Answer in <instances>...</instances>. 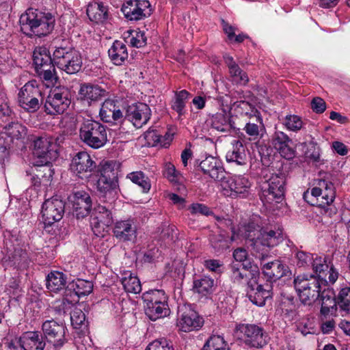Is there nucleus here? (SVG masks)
I'll return each mask as SVG.
<instances>
[{"instance_id": "f257e3e1", "label": "nucleus", "mask_w": 350, "mask_h": 350, "mask_svg": "<svg viewBox=\"0 0 350 350\" xmlns=\"http://www.w3.org/2000/svg\"><path fill=\"white\" fill-rule=\"evenodd\" d=\"M20 25L22 32L29 38L46 36L54 29L55 17L30 8L21 16Z\"/></svg>"}, {"instance_id": "f03ea898", "label": "nucleus", "mask_w": 350, "mask_h": 350, "mask_svg": "<svg viewBox=\"0 0 350 350\" xmlns=\"http://www.w3.org/2000/svg\"><path fill=\"white\" fill-rule=\"evenodd\" d=\"M293 284L300 301L311 305L320 297L321 285L326 284L313 274H301L294 278Z\"/></svg>"}, {"instance_id": "7ed1b4c3", "label": "nucleus", "mask_w": 350, "mask_h": 350, "mask_svg": "<svg viewBox=\"0 0 350 350\" xmlns=\"http://www.w3.org/2000/svg\"><path fill=\"white\" fill-rule=\"evenodd\" d=\"M79 137L86 146L100 148L108 142L107 126L94 120H84L80 125Z\"/></svg>"}, {"instance_id": "20e7f679", "label": "nucleus", "mask_w": 350, "mask_h": 350, "mask_svg": "<svg viewBox=\"0 0 350 350\" xmlns=\"http://www.w3.org/2000/svg\"><path fill=\"white\" fill-rule=\"evenodd\" d=\"M53 61L55 66L69 75L79 72L82 66L79 53L72 46L63 43L56 46L53 52Z\"/></svg>"}, {"instance_id": "39448f33", "label": "nucleus", "mask_w": 350, "mask_h": 350, "mask_svg": "<svg viewBox=\"0 0 350 350\" xmlns=\"http://www.w3.org/2000/svg\"><path fill=\"white\" fill-rule=\"evenodd\" d=\"M284 240L282 230L280 228L276 230H262L259 237L250 243L252 248V254L262 263L269 257V249L278 245Z\"/></svg>"}, {"instance_id": "423d86ee", "label": "nucleus", "mask_w": 350, "mask_h": 350, "mask_svg": "<svg viewBox=\"0 0 350 350\" xmlns=\"http://www.w3.org/2000/svg\"><path fill=\"white\" fill-rule=\"evenodd\" d=\"M70 90L65 86L52 89L44 104V111L49 115L62 114L70 106L71 100Z\"/></svg>"}, {"instance_id": "0eeeda50", "label": "nucleus", "mask_w": 350, "mask_h": 350, "mask_svg": "<svg viewBox=\"0 0 350 350\" xmlns=\"http://www.w3.org/2000/svg\"><path fill=\"white\" fill-rule=\"evenodd\" d=\"M241 340L245 346L252 349H262L269 340L267 332L256 324H241L238 327Z\"/></svg>"}, {"instance_id": "6e6552de", "label": "nucleus", "mask_w": 350, "mask_h": 350, "mask_svg": "<svg viewBox=\"0 0 350 350\" xmlns=\"http://www.w3.org/2000/svg\"><path fill=\"white\" fill-rule=\"evenodd\" d=\"M35 81L26 83L18 94L19 106L29 113L37 111L42 104V92Z\"/></svg>"}, {"instance_id": "1a4fd4ad", "label": "nucleus", "mask_w": 350, "mask_h": 350, "mask_svg": "<svg viewBox=\"0 0 350 350\" xmlns=\"http://www.w3.org/2000/svg\"><path fill=\"white\" fill-rule=\"evenodd\" d=\"M285 177L284 175L273 174L262 186L260 199L264 204L280 202L284 197Z\"/></svg>"}, {"instance_id": "9d476101", "label": "nucleus", "mask_w": 350, "mask_h": 350, "mask_svg": "<svg viewBox=\"0 0 350 350\" xmlns=\"http://www.w3.org/2000/svg\"><path fill=\"white\" fill-rule=\"evenodd\" d=\"M113 166L111 161H104L98 167L100 177L97 180V189L103 197L112 195L118 186V178Z\"/></svg>"}, {"instance_id": "9b49d317", "label": "nucleus", "mask_w": 350, "mask_h": 350, "mask_svg": "<svg viewBox=\"0 0 350 350\" xmlns=\"http://www.w3.org/2000/svg\"><path fill=\"white\" fill-rule=\"evenodd\" d=\"M42 336L55 350H59L67 342L66 332L67 328L63 323L54 320H46L42 325Z\"/></svg>"}, {"instance_id": "f8f14e48", "label": "nucleus", "mask_w": 350, "mask_h": 350, "mask_svg": "<svg viewBox=\"0 0 350 350\" xmlns=\"http://www.w3.org/2000/svg\"><path fill=\"white\" fill-rule=\"evenodd\" d=\"M220 184L224 195L232 198L245 196L249 193L251 186L248 178L241 175L230 176L227 174Z\"/></svg>"}, {"instance_id": "ddd939ff", "label": "nucleus", "mask_w": 350, "mask_h": 350, "mask_svg": "<svg viewBox=\"0 0 350 350\" xmlns=\"http://www.w3.org/2000/svg\"><path fill=\"white\" fill-rule=\"evenodd\" d=\"M65 211L64 202L57 196L46 200L42 206V216L45 230L50 232L48 228L53 224L61 220Z\"/></svg>"}, {"instance_id": "4468645a", "label": "nucleus", "mask_w": 350, "mask_h": 350, "mask_svg": "<svg viewBox=\"0 0 350 350\" xmlns=\"http://www.w3.org/2000/svg\"><path fill=\"white\" fill-rule=\"evenodd\" d=\"M96 168V162L91 156L85 151L77 152L72 158L70 170L79 178L87 180L91 177Z\"/></svg>"}, {"instance_id": "2eb2a0df", "label": "nucleus", "mask_w": 350, "mask_h": 350, "mask_svg": "<svg viewBox=\"0 0 350 350\" xmlns=\"http://www.w3.org/2000/svg\"><path fill=\"white\" fill-rule=\"evenodd\" d=\"M273 294L272 283H266L264 285L258 284L257 279L250 280L247 282V295L249 299L256 306H264L266 299L272 297Z\"/></svg>"}, {"instance_id": "dca6fc26", "label": "nucleus", "mask_w": 350, "mask_h": 350, "mask_svg": "<svg viewBox=\"0 0 350 350\" xmlns=\"http://www.w3.org/2000/svg\"><path fill=\"white\" fill-rule=\"evenodd\" d=\"M151 117V109L144 103L129 105L125 109L124 119L131 122L137 129L146 124Z\"/></svg>"}, {"instance_id": "f3484780", "label": "nucleus", "mask_w": 350, "mask_h": 350, "mask_svg": "<svg viewBox=\"0 0 350 350\" xmlns=\"http://www.w3.org/2000/svg\"><path fill=\"white\" fill-rule=\"evenodd\" d=\"M199 167L204 174L208 175L215 181L221 182L227 175L221 161L217 157L208 156L199 163Z\"/></svg>"}, {"instance_id": "a211bd4d", "label": "nucleus", "mask_w": 350, "mask_h": 350, "mask_svg": "<svg viewBox=\"0 0 350 350\" xmlns=\"http://www.w3.org/2000/svg\"><path fill=\"white\" fill-rule=\"evenodd\" d=\"M72 204L74 214L77 219L88 216L92 208V200L88 193L85 191H77L69 197Z\"/></svg>"}, {"instance_id": "6ab92c4d", "label": "nucleus", "mask_w": 350, "mask_h": 350, "mask_svg": "<svg viewBox=\"0 0 350 350\" xmlns=\"http://www.w3.org/2000/svg\"><path fill=\"white\" fill-rule=\"evenodd\" d=\"M113 233L119 241L126 242L135 240L137 237V226L134 219H127L116 222Z\"/></svg>"}, {"instance_id": "aec40b11", "label": "nucleus", "mask_w": 350, "mask_h": 350, "mask_svg": "<svg viewBox=\"0 0 350 350\" xmlns=\"http://www.w3.org/2000/svg\"><path fill=\"white\" fill-rule=\"evenodd\" d=\"M106 90L98 85L83 83L80 85L78 91L77 100L84 104L91 105L105 96Z\"/></svg>"}, {"instance_id": "412c9836", "label": "nucleus", "mask_w": 350, "mask_h": 350, "mask_svg": "<svg viewBox=\"0 0 350 350\" xmlns=\"http://www.w3.org/2000/svg\"><path fill=\"white\" fill-rule=\"evenodd\" d=\"M53 146V140L51 137L44 135L36 137L33 144V154L36 158L35 161H41L42 163H49Z\"/></svg>"}, {"instance_id": "4be33fe9", "label": "nucleus", "mask_w": 350, "mask_h": 350, "mask_svg": "<svg viewBox=\"0 0 350 350\" xmlns=\"http://www.w3.org/2000/svg\"><path fill=\"white\" fill-rule=\"evenodd\" d=\"M99 116L105 122L117 124L124 119V114L117 102L113 100L107 99L101 105Z\"/></svg>"}, {"instance_id": "5701e85b", "label": "nucleus", "mask_w": 350, "mask_h": 350, "mask_svg": "<svg viewBox=\"0 0 350 350\" xmlns=\"http://www.w3.org/2000/svg\"><path fill=\"white\" fill-rule=\"evenodd\" d=\"M310 195L318 199L321 197L323 204L329 205L336 198V190L334 184L324 179H318L316 186L312 188Z\"/></svg>"}, {"instance_id": "b1692460", "label": "nucleus", "mask_w": 350, "mask_h": 350, "mask_svg": "<svg viewBox=\"0 0 350 350\" xmlns=\"http://www.w3.org/2000/svg\"><path fill=\"white\" fill-rule=\"evenodd\" d=\"M262 271L267 278V283L274 284L281 278L287 275L289 272L288 266L279 260H274L267 263H262Z\"/></svg>"}, {"instance_id": "393cba45", "label": "nucleus", "mask_w": 350, "mask_h": 350, "mask_svg": "<svg viewBox=\"0 0 350 350\" xmlns=\"http://www.w3.org/2000/svg\"><path fill=\"white\" fill-rule=\"evenodd\" d=\"M113 223L112 213L105 206L98 205L94 208L91 216V224L95 228H102L109 227Z\"/></svg>"}, {"instance_id": "a878e982", "label": "nucleus", "mask_w": 350, "mask_h": 350, "mask_svg": "<svg viewBox=\"0 0 350 350\" xmlns=\"http://www.w3.org/2000/svg\"><path fill=\"white\" fill-rule=\"evenodd\" d=\"M24 350H44L46 341L39 332H26L21 336Z\"/></svg>"}, {"instance_id": "bb28decb", "label": "nucleus", "mask_w": 350, "mask_h": 350, "mask_svg": "<svg viewBox=\"0 0 350 350\" xmlns=\"http://www.w3.org/2000/svg\"><path fill=\"white\" fill-rule=\"evenodd\" d=\"M203 322L202 319L198 316L196 311L189 309L183 312L178 323L181 330L187 332L198 329L202 326Z\"/></svg>"}, {"instance_id": "cd10ccee", "label": "nucleus", "mask_w": 350, "mask_h": 350, "mask_svg": "<svg viewBox=\"0 0 350 350\" xmlns=\"http://www.w3.org/2000/svg\"><path fill=\"white\" fill-rule=\"evenodd\" d=\"M226 160L235 165H244L247 163V155L241 142L233 141L232 147L226 152Z\"/></svg>"}, {"instance_id": "c85d7f7f", "label": "nucleus", "mask_w": 350, "mask_h": 350, "mask_svg": "<svg viewBox=\"0 0 350 350\" xmlns=\"http://www.w3.org/2000/svg\"><path fill=\"white\" fill-rule=\"evenodd\" d=\"M109 57L113 64L122 66L129 57L126 44L120 40H115L108 50Z\"/></svg>"}, {"instance_id": "c756f323", "label": "nucleus", "mask_w": 350, "mask_h": 350, "mask_svg": "<svg viewBox=\"0 0 350 350\" xmlns=\"http://www.w3.org/2000/svg\"><path fill=\"white\" fill-rule=\"evenodd\" d=\"M66 277L65 274L59 271H51L46 279V288L52 293H59L63 291L66 284Z\"/></svg>"}, {"instance_id": "7c9ffc66", "label": "nucleus", "mask_w": 350, "mask_h": 350, "mask_svg": "<svg viewBox=\"0 0 350 350\" xmlns=\"http://www.w3.org/2000/svg\"><path fill=\"white\" fill-rule=\"evenodd\" d=\"M86 12L90 20L96 23H103L108 18V8L103 2L89 3Z\"/></svg>"}, {"instance_id": "2f4dec72", "label": "nucleus", "mask_w": 350, "mask_h": 350, "mask_svg": "<svg viewBox=\"0 0 350 350\" xmlns=\"http://www.w3.org/2000/svg\"><path fill=\"white\" fill-rule=\"evenodd\" d=\"M243 130L252 139L255 140L262 137L265 129L261 115L250 118L245 124Z\"/></svg>"}, {"instance_id": "473e14b6", "label": "nucleus", "mask_w": 350, "mask_h": 350, "mask_svg": "<svg viewBox=\"0 0 350 350\" xmlns=\"http://www.w3.org/2000/svg\"><path fill=\"white\" fill-rule=\"evenodd\" d=\"M8 259L12 266L18 269H25L30 263L29 255L25 250L18 247L8 255Z\"/></svg>"}, {"instance_id": "72a5a7b5", "label": "nucleus", "mask_w": 350, "mask_h": 350, "mask_svg": "<svg viewBox=\"0 0 350 350\" xmlns=\"http://www.w3.org/2000/svg\"><path fill=\"white\" fill-rule=\"evenodd\" d=\"M234 240L233 237L230 239L228 235L220 230L218 234L210 235L209 241L215 252L221 254L229 248L230 243Z\"/></svg>"}, {"instance_id": "f704fd0d", "label": "nucleus", "mask_w": 350, "mask_h": 350, "mask_svg": "<svg viewBox=\"0 0 350 350\" xmlns=\"http://www.w3.org/2000/svg\"><path fill=\"white\" fill-rule=\"evenodd\" d=\"M144 308L146 315L151 321H156L170 314L167 304H146L144 305Z\"/></svg>"}, {"instance_id": "c9c22d12", "label": "nucleus", "mask_w": 350, "mask_h": 350, "mask_svg": "<svg viewBox=\"0 0 350 350\" xmlns=\"http://www.w3.org/2000/svg\"><path fill=\"white\" fill-rule=\"evenodd\" d=\"M333 293L323 290L321 293V297L322 300L321 313L323 316H327L329 314H332L336 312L337 310V303L336 296H333Z\"/></svg>"}, {"instance_id": "e433bc0d", "label": "nucleus", "mask_w": 350, "mask_h": 350, "mask_svg": "<svg viewBox=\"0 0 350 350\" xmlns=\"http://www.w3.org/2000/svg\"><path fill=\"white\" fill-rule=\"evenodd\" d=\"M33 165L35 166L33 170L36 173V176L41 178L42 185L44 186L50 185L54 174V171L51 166V162L42 163L41 161H34Z\"/></svg>"}, {"instance_id": "4c0bfd02", "label": "nucleus", "mask_w": 350, "mask_h": 350, "mask_svg": "<svg viewBox=\"0 0 350 350\" xmlns=\"http://www.w3.org/2000/svg\"><path fill=\"white\" fill-rule=\"evenodd\" d=\"M68 291H73L78 297L90 294L93 289V284L88 280L77 279L70 282L67 286Z\"/></svg>"}, {"instance_id": "58836bf2", "label": "nucleus", "mask_w": 350, "mask_h": 350, "mask_svg": "<svg viewBox=\"0 0 350 350\" xmlns=\"http://www.w3.org/2000/svg\"><path fill=\"white\" fill-rule=\"evenodd\" d=\"M3 130L4 134L10 138L11 142L23 139L27 135L26 127L17 122L9 123L4 126Z\"/></svg>"}, {"instance_id": "ea45409f", "label": "nucleus", "mask_w": 350, "mask_h": 350, "mask_svg": "<svg viewBox=\"0 0 350 350\" xmlns=\"http://www.w3.org/2000/svg\"><path fill=\"white\" fill-rule=\"evenodd\" d=\"M312 267L319 280L327 284V271L330 268L325 258L316 256L312 262Z\"/></svg>"}, {"instance_id": "a19ab883", "label": "nucleus", "mask_w": 350, "mask_h": 350, "mask_svg": "<svg viewBox=\"0 0 350 350\" xmlns=\"http://www.w3.org/2000/svg\"><path fill=\"white\" fill-rule=\"evenodd\" d=\"M55 65V64L53 59L52 61H50L49 63H44L41 66H37L35 67L36 73L41 79L49 82H53V80L57 79Z\"/></svg>"}, {"instance_id": "79ce46f5", "label": "nucleus", "mask_w": 350, "mask_h": 350, "mask_svg": "<svg viewBox=\"0 0 350 350\" xmlns=\"http://www.w3.org/2000/svg\"><path fill=\"white\" fill-rule=\"evenodd\" d=\"M144 305L167 304V297L163 290L153 289L144 293L142 295Z\"/></svg>"}, {"instance_id": "37998d69", "label": "nucleus", "mask_w": 350, "mask_h": 350, "mask_svg": "<svg viewBox=\"0 0 350 350\" xmlns=\"http://www.w3.org/2000/svg\"><path fill=\"white\" fill-rule=\"evenodd\" d=\"M253 257H248L242 262L243 269H246L247 273L250 275V280H256L258 279L260 274V268L262 267V264L260 262L258 259H256V257L251 254ZM264 261H262L263 263Z\"/></svg>"}, {"instance_id": "c03bdc74", "label": "nucleus", "mask_w": 350, "mask_h": 350, "mask_svg": "<svg viewBox=\"0 0 350 350\" xmlns=\"http://www.w3.org/2000/svg\"><path fill=\"white\" fill-rule=\"evenodd\" d=\"M336 303L339 308L350 314V286L344 285L340 288L336 295Z\"/></svg>"}, {"instance_id": "a18cd8bd", "label": "nucleus", "mask_w": 350, "mask_h": 350, "mask_svg": "<svg viewBox=\"0 0 350 350\" xmlns=\"http://www.w3.org/2000/svg\"><path fill=\"white\" fill-rule=\"evenodd\" d=\"M189 96V92L185 90L175 93L174 100L172 105V108L178 113L179 116L185 114V108Z\"/></svg>"}, {"instance_id": "49530a36", "label": "nucleus", "mask_w": 350, "mask_h": 350, "mask_svg": "<svg viewBox=\"0 0 350 350\" xmlns=\"http://www.w3.org/2000/svg\"><path fill=\"white\" fill-rule=\"evenodd\" d=\"M214 280L209 277H203L193 282V290L203 295L210 294L213 291Z\"/></svg>"}, {"instance_id": "de8ad7c7", "label": "nucleus", "mask_w": 350, "mask_h": 350, "mask_svg": "<svg viewBox=\"0 0 350 350\" xmlns=\"http://www.w3.org/2000/svg\"><path fill=\"white\" fill-rule=\"evenodd\" d=\"M121 11L124 16L130 21H138L144 18V14H143L142 15L140 14L137 3H135L134 1H127L126 3L124 4L122 7Z\"/></svg>"}, {"instance_id": "09e8293b", "label": "nucleus", "mask_w": 350, "mask_h": 350, "mask_svg": "<svg viewBox=\"0 0 350 350\" xmlns=\"http://www.w3.org/2000/svg\"><path fill=\"white\" fill-rule=\"evenodd\" d=\"M232 106L237 110L238 113L247 116L250 119L256 117L257 115H260V113L254 105L245 100L236 101Z\"/></svg>"}, {"instance_id": "8fccbe9b", "label": "nucleus", "mask_w": 350, "mask_h": 350, "mask_svg": "<svg viewBox=\"0 0 350 350\" xmlns=\"http://www.w3.org/2000/svg\"><path fill=\"white\" fill-rule=\"evenodd\" d=\"M121 282L124 289L127 293L137 294L142 291V286L139 278L132 273H129L128 276L122 278Z\"/></svg>"}, {"instance_id": "3c124183", "label": "nucleus", "mask_w": 350, "mask_h": 350, "mask_svg": "<svg viewBox=\"0 0 350 350\" xmlns=\"http://www.w3.org/2000/svg\"><path fill=\"white\" fill-rule=\"evenodd\" d=\"M129 36L126 38V42L131 46L136 48H141L146 44L147 38L144 31L140 30H129L126 32Z\"/></svg>"}, {"instance_id": "603ef678", "label": "nucleus", "mask_w": 350, "mask_h": 350, "mask_svg": "<svg viewBox=\"0 0 350 350\" xmlns=\"http://www.w3.org/2000/svg\"><path fill=\"white\" fill-rule=\"evenodd\" d=\"M126 178L137 185L144 193L148 192L150 189L151 185L148 178L141 171L131 172L126 176Z\"/></svg>"}, {"instance_id": "864d4df0", "label": "nucleus", "mask_w": 350, "mask_h": 350, "mask_svg": "<svg viewBox=\"0 0 350 350\" xmlns=\"http://www.w3.org/2000/svg\"><path fill=\"white\" fill-rule=\"evenodd\" d=\"M228 343L220 336L213 335L205 342L202 350H229Z\"/></svg>"}, {"instance_id": "5fc2aeb1", "label": "nucleus", "mask_w": 350, "mask_h": 350, "mask_svg": "<svg viewBox=\"0 0 350 350\" xmlns=\"http://www.w3.org/2000/svg\"><path fill=\"white\" fill-rule=\"evenodd\" d=\"M33 60L36 67L44 63H49L53 59L49 51L45 46H37L33 53Z\"/></svg>"}, {"instance_id": "6e6d98bb", "label": "nucleus", "mask_w": 350, "mask_h": 350, "mask_svg": "<svg viewBox=\"0 0 350 350\" xmlns=\"http://www.w3.org/2000/svg\"><path fill=\"white\" fill-rule=\"evenodd\" d=\"M244 236L251 243H253L259 237L261 229L260 226L254 221H250L243 226Z\"/></svg>"}, {"instance_id": "4d7b16f0", "label": "nucleus", "mask_w": 350, "mask_h": 350, "mask_svg": "<svg viewBox=\"0 0 350 350\" xmlns=\"http://www.w3.org/2000/svg\"><path fill=\"white\" fill-rule=\"evenodd\" d=\"M231 278L234 282L243 283L246 282L247 283L250 280L251 276L247 273V271L243 268H239L236 264L231 266Z\"/></svg>"}, {"instance_id": "13d9d810", "label": "nucleus", "mask_w": 350, "mask_h": 350, "mask_svg": "<svg viewBox=\"0 0 350 350\" xmlns=\"http://www.w3.org/2000/svg\"><path fill=\"white\" fill-rule=\"evenodd\" d=\"M228 119L223 113H217L212 118V126L219 131L226 132L228 130Z\"/></svg>"}, {"instance_id": "bf43d9fd", "label": "nucleus", "mask_w": 350, "mask_h": 350, "mask_svg": "<svg viewBox=\"0 0 350 350\" xmlns=\"http://www.w3.org/2000/svg\"><path fill=\"white\" fill-rule=\"evenodd\" d=\"M272 144L274 148L278 150L282 146L287 144H293L291 139L284 132L276 131L272 135Z\"/></svg>"}, {"instance_id": "052dcab7", "label": "nucleus", "mask_w": 350, "mask_h": 350, "mask_svg": "<svg viewBox=\"0 0 350 350\" xmlns=\"http://www.w3.org/2000/svg\"><path fill=\"white\" fill-rule=\"evenodd\" d=\"M72 306L73 303L72 301L64 298L55 302L53 310L56 314L62 315L69 312Z\"/></svg>"}, {"instance_id": "680f3d73", "label": "nucleus", "mask_w": 350, "mask_h": 350, "mask_svg": "<svg viewBox=\"0 0 350 350\" xmlns=\"http://www.w3.org/2000/svg\"><path fill=\"white\" fill-rule=\"evenodd\" d=\"M284 124L288 130L297 131L301 129L303 122L300 117L295 115H289L286 116Z\"/></svg>"}, {"instance_id": "e2e57ef3", "label": "nucleus", "mask_w": 350, "mask_h": 350, "mask_svg": "<svg viewBox=\"0 0 350 350\" xmlns=\"http://www.w3.org/2000/svg\"><path fill=\"white\" fill-rule=\"evenodd\" d=\"M297 299L293 295H284L281 301L282 310L286 313L293 312L296 309Z\"/></svg>"}, {"instance_id": "0e129e2a", "label": "nucleus", "mask_w": 350, "mask_h": 350, "mask_svg": "<svg viewBox=\"0 0 350 350\" xmlns=\"http://www.w3.org/2000/svg\"><path fill=\"white\" fill-rule=\"evenodd\" d=\"M296 258L297 265L299 267L312 265V262L314 259L312 254L304 251H298L296 253Z\"/></svg>"}, {"instance_id": "69168bd1", "label": "nucleus", "mask_w": 350, "mask_h": 350, "mask_svg": "<svg viewBox=\"0 0 350 350\" xmlns=\"http://www.w3.org/2000/svg\"><path fill=\"white\" fill-rule=\"evenodd\" d=\"M188 210L192 215L200 214L202 215L208 216L213 215V211L206 205L201 203L191 204Z\"/></svg>"}, {"instance_id": "338daca9", "label": "nucleus", "mask_w": 350, "mask_h": 350, "mask_svg": "<svg viewBox=\"0 0 350 350\" xmlns=\"http://www.w3.org/2000/svg\"><path fill=\"white\" fill-rule=\"evenodd\" d=\"M145 350H174V349L167 340L161 338L150 343Z\"/></svg>"}, {"instance_id": "774afa93", "label": "nucleus", "mask_w": 350, "mask_h": 350, "mask_svg": "<svg viewBox=\"0 0 350 350\" xmlns=\"http://www.w3.org/2000/svg\"><path fill=\"white\" fill-rule=\"evenodd\" d=\"M70 321L75 328H79L85 321V315L81 309L76 308L70 313Z\"/></svg>"}]
</instances>
